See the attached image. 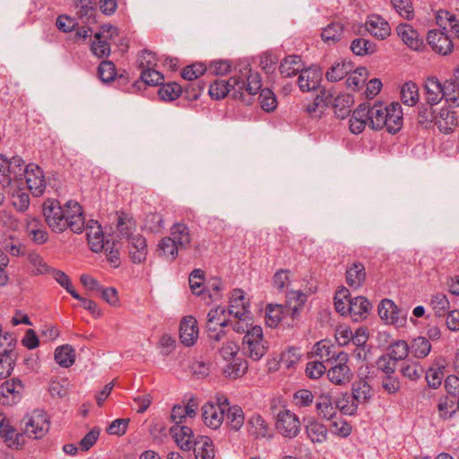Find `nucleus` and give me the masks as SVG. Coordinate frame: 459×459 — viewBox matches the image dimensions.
<instances>
[{
    "label": "nucleus",
    "mask_w": 459,
    "mask_h": 459,
    "mask_svg": "<svg viewBox=\"0 0 459 459\" xmlns=\"http://www.w3.org/2000/svg\"><path fill=\"white\" fill-rule=\"evenodd\" d=\"M430 304L435 314L438 316H445L450 308V302L447 297L443 293L434 294L431 298Z\"/></svg>",
    "instance_id": "6e6d98bb"
},
{
    "label": "nucleus",
    "mask_w": 459,
    "mask_h": 459,
    "mask_svg": "<svg viewBox=\"0 0 459 459\" xmlns=\"http://www.w3.org/2000/svg\"><path fill=\"white\" fill-rule=\"evenodd\" d=\"M1 437L6 445L13 449H19L25 444V433H18L11 426L9 420L4 416Z\"/></svg>",
    "instance_id": "393cba45"
},
{
    "label": "nucleus",
    "mask_w": 459,
    "mask_h": 459,
    "mask_svg": "<svg viewBox=\"0 0 459 459\" xmlns=\"http://www.w3.org/2000/svg\"><path fill=\"white\" fill-rule=\"evenodd\" d=\"M17 354L0 355V380L9 377L14 368Z\"/></svg>",
    "instance_id": "052dcab7"
},
{
    "label": "nucleus",
    "mask_w": 459,
    "mask_h": 459,
    "mask_svg": "<svg viewBox=\"0 0 459 459\" xmlns=\"http://www.w3.org/2000/svg\"><path fill=\"white\" fill-rule=\"evenodd\" d=\"M268 351V342L264 339L260 325L252 327L243 337L241 351L253 361L260 360Z\"/></svg>",
    "instance_id": "7ed1b4c3"
},
{
    "label": "nucleus",
    "mask_w": 459,
    "mask_h": 459,
    "mask_svg": "<svg viewBox=\"0 0 459 459\" xmlns=\"http://www.w3.org/2000/svg\"><path fill=\"white\" fill-rule=\"evenodd\" d=\"M420 94L417 84L413 82H405L401 89V100L403 104L412 107L419 101Z\"/></svg>",
    "instance_id": "c03bdc74"
},
{
    "label": "nucleus",
    "mask_w": 459,
    "mask_h": 459,
    "mask_svg": "<svg viewBox=\"0 0 459 459\" xmlns=\"http://www.w3.org/2000/svg\"><path fill=\"white\" fill-rule=\"evenodd\" d=\"M305 431L313 444H323L327 440V428L321 422L311 420L305 427Z\"/></svg>",
    "instance_id": "7c9ffc66"
},
{
    "label": "nucleus",
    "mask_w": 459,
    "mask_h": 459,
    "mask_svg": "<svg viewBox=\"0 0 459 459\" xmlns=\"http://www.w3.org/2000/svg\"><path fill=\"white\" fill-rule=\"evenodd\" d=\"M86 230L88 244L93 252L108 251L109 242L104 241L101 227L97 221H90Z\"/></svg>",
    "instance_id": "f8f14e48"
},
{
    "label": "nucleus",
    "mask_w": 459,
    "mask_h": 459,
    "mask_svg": "<svg viewBox=\"0 0 459 459\" xmlns=\"http://www.w3.org/2000/svg\"><path fill=\"white\" fill-rule=\"evenodd\" d=\"M229 399L224 395H216L202 406V420L212 429H218L225 419V408Z\"/></svg>",
    "instance_id": "20e7f679"
},
{
    "label": "nucleus",
    "mask_w": 459,
    "mask_h": 459,
    "mask_svg": "<svg viewBox=\"0 0 459 459\" xmlns=\"http://www.w3.org/2000/svg\"><path fill=\"white\" fill-rule=\"evenodd\" d=\"M314 352L323 361L335 360L337 355L332 346L323 342H319L314 346Z\"/></svg>",
    "instance_id": "69168bd1"
},
{
    "label": "nucleus",
    "mask_w": 459,
    "mask_h": 459,
    "mask_svg": "<svg viewBox=\"0 0 459 459\" xmlns=\"http://www.w3.org/2000/svg\"><path fill=\"white\" fill-rule=\"evenodd\" d=\"M303 69V64L300 56L292 55L285 57L279 67L280 73L283 77H291L296 75Z\"/></svg>",
    "instance_id": "e433bc0d"
},
{
    "label": "nucleus",
    "mask_w": 459,
    "mask_h": 459,
    "mask_svg": "<svg viewBox=\"0 0 459 459\" xmlns=\"http://www.w3.org/2000/svg\"><path fill=\"white\" fill-rule=\"evenodd\" d=\"M22 392L23 385L16 378L6 380L0 385V396L4 398L12 397V402L20 399Z\"/></svg>",
    "instance_id": "ea45409f"
},
{
    "label": "nucleus",
    "mask_w": 459,
    "mask_h": 459,
    "mask_svg": "<svg viewBox=\"0 0 459 459\" xmlns=\"http://www.w3.org/2000/svg\"><path fill=\"white\" fill-rule=\"evenodd\" d=\"M410 346L405 341H396L389 347V357L394 360H402L407 358Z\"/></svg>",
    "instance_id": "4d7b16f0"
},
{
    "label": "nucleus",
    "mask_w": 459,
    "mask_h": 459,
    "mask_svg": "<svg viewBox=\"0 0 459 459\" xmlns=\"http://www.w3.org/2000/svg\"><path fill=\"white\" fill-rule=\"evenodd\" d=\"M16 339L8 332H0V355L17 354L15 352Z\"/></svg>",
    "instance_id": "13d9d810"
},
{
    "label": "nucleus",
    "mask_w": 459,
    "mask_h": 459,
    "mask_svg": "<svg viewBox=\"0 0 459 459\" xmlns=\"http://www.w3.org/2000/svg\"><path fill=\"white\" fill-rule=\"evenodd\" d=\"M225 418L227 426L234 431L239 430L245 422L244 411L238 405H227L225 408Z\"/></svg>",
    "instance_id": "473e14b6"
},
{
    "label": "nucleus",
    "mask_w": 459,
    "mask_h": 459,
    "mask_svg": "<svg viewBox=\"0 0 459 459\" xmlns=\"http://www.w3.org/2000/svg\"><path fill=\"white\" fill-rule=\"evenodd\" d=\"M25 162L18 156H14L8 161L6 167L5 175L4 177L3 184L11 186L12 183H15L17 180L22 178L24 175Z\"/></svg>",
    "instance_id": "5701e85b"
},
{
    "label": "nucleus",
    "mask_w": 459,
    "mask_h": 459,
    "mask_svg": "<svg viewBox=\"0 0 459 459\" xmlns=\"http://www.w3.org/2000/svg\"><path fill=\"white\" fill-rule=\"evenodd\" d=\"M287 306L291 310L294 318L306 301V295L299 290H290L286 293Z\"/></svg>",
    "instance_id": "49530a36"
},
{
    "label": "nucleus",
    "mask_w": 459,
    "mask_h": 459,
    "mask_svg": "<svg viewBox=\"0 0 459 459\" xmlns=\"http://www.w3.org/2000/svg\"><path fill=\"white\" fill-rule=\"evenodd\" d=\"M368 79V71L365 67H359L348 74L346 80L347 87L352 91H358Z\"/></svg>",
    "instance_id": "09e8293b"
},
{
    "label": "nucleus",
    "mask_w": 459,
    "mask_h": 459,
    "mask_svg": "<svg viewBox=\"0 0 459 459\" xmlns=\"http://www.w3.org/2000/svg\"><path fill=\"white\" fill-rule=\"evenodd\" d=\"M259 102L263 110L266 112L273 111L277 107V100L274 92L268 89H260Z\"/></svg>",
    "instance_id": "864d4df0"
},
{
    "label": "nucleus",
    "mask_w": 459,
    "mask_h": 459,
    "mask_svg": "<svg viewBox=\"0 0 459 459\" xmlns=\"http://www.w3.org/2000/svg\"><path fill=\"white\" fill-rule=\"evenodd\" d=\"M336 410L339 409L343 414L353 415L358 410L357 403L348 394H342L334 402Z\"/></svg>",
    "instance_id": "3c124183"
},
{
    "label": "nucleus",
    "mask_w": 459,
    "mask_h": 459,
    "mask_svg": "<svg viewBox=\"0 0 459 459\" xmlns=\"http://www.w3.org/2000/svg\"><path fill=\"white\" fill-rule=\"evenodd\" d=\"M108 39H104L102 37L95 38L91 49L96 56L104 57L110 54V45L108 42Z\"/></svg>",
    "instance_id": "338daca9"
},
{
    "label": "nucleus",
    "mask_w": 459,
    "mask_h": 459,
    "mask_svg": "<svg viewBox=\"0 0 459 459\" xmlns=\"http://www.w3.org/2000/svg\"><path fill=\"white\" fill-rule=\"evenodd\" d=\"M182 92V88L177 82L163 84L159 90V96L161 100L171 101L178 99Z\"/></svg>",
    "instance_id": "bf43d9fd"
},
{
    "label": "nucleus",
    "mask_w": 459,
    "mask_h": 459,
    "mask_svg": "<svg viewBox=\"0 0 459 459\" xmlns=\"http://www.w3.org/2000/svg\"><path fill=\"white\" fill-rule=\"evenodd\" d=\"M368 117L369 126L372 129L379 130L386 125V116H388V106L382 103H376L371 108L367 104Z\"/></svg>",
    "instance_id": "b1692460"
},
{
    "label": "nucleus",
    "mask_w": 459,
    "mask_h": 459,
    "mask_svg": "<svg viewBox=\"0 0 459 459\" xmlns=\"http://www.w3.org/2000/svg\"><path fill=\"white\" fill-rule=\"evenodd\" d=\"M427 41L434 51L442 55H447L453 49V43L450 38L443 31L437 30L429 31Z\"/></svg>",
    "instance_id": "4468645a"
},
{
    "label": "nucleus",
    "mask_w": 459,
    "mask_h": 459,
    "mask_svg": "<svg viewBox=\"0 0 459 459\" xmlns=\"http://www.w3.org/2000/svg\"><path fill=\"white\" fill-rule=\"evenodd\" d=\"M354 103L353 97L348 93L339 94L333 100V111L337 117L345 118L351 113V108Z\"/></svg>",
    "instance_id": "58836bf2"
},
{
    "label": "nucleus",
    "mask_w": 459,
    "mask_h": 459,
    "mask_svg": "<svg viewBox=\"0 0 459 459\" xmlns=\"http://www.w3.org/2000/svg\"><path fill=\"white\" fill-rule=\"evenodd\" d=\"M170 434L178 446L185 451L192 449L195 438L192 429L184 425H174L170 428Z\"/></svg>",
    "instance_id": "aec40b11"
},
{
    "label": "nucleus",
    "mask_w": 459,
    "mask_h": 459,
    "mask_svg": "<svg viewBox=\"0 0 459 459\" xmlns=\"http://www.w3.org/2000/svg\"><path fill=\"white\" fill-rule=\"evenodd\" d=\"M95 0H79L76 4L77 15L83 19L85 18L88 22H90L91 19L94 18L95 15Z\"/></svg>",
    "instance_id": "680f3d73"
},
{
    "label": "nucleus",
    "mask_w": 459,
    "mask_h": 459,
    "mask_svg": "<svg viewBox=\"0 0 459 459\" xmlns=\"http://www.w3.org/2000/svg\"><path fill=\"white\" fill-rule=\"evenodd\" d=\"M368 109L367 104H360L352 113L351 117L350 119V130L353 134L361 133L367 123H369V118L368 117Z\"/></svg>",
    "instance_id": "2f4dec72"
},
{
    "label": "nucleus",
    "mask_w": 459,
    "mask_h": 459,
    "mask_svg": "<svg viewBox=\"0 0 459 459\" xmlns=\"http://www.w3.org/2000/svg\"><path fill=\"white\" fill-rule=\"evenodd\" d=\"M55 360L61 367L67 368L74 363L75 351L68 344L59 346L55 351Z\"/></svg>",
    "instance_id": "79ce46f5"
},
{
    "label": "nucleus",
    "mask_w": 459,
    "mask_h": 459,
    "mask_svg": "<svg viewBox=\"0 0 459 459\" xmlns=\"http://www.w3.org/2000/svg\"><path fill=\"white\" fill-rule=\"evenodd\" d=\"M98 74L102 82H111L116 76V68L114 64L111 61L101 62L98 68Z\"/></svg>",
    "instance_id": "774afa93"
},
{
    "label": "nucleus",
    "mask_w": 459,
    "mask_h": 459,
    "mask_svg": "<svg viewBox=\"0 0 459 459\" xmlns=\"http://www.w3.org/2000/svg\"><path fill=\"white\" fill-rule=\"evenodd\" d=\"M322 79V73L316 67L302 69L298 83L302 91H310L318 88Z\"/></svg>",
    "instance_id": "2eb2a0df"
},
{
    "label": "nucleus",
    "mask_w": 459,
    "mask_h": 459,
    "mask_svg": "<svg viewBox=\"0 0 459 459\" xmlns=\"http://www.w3.org/2000/svg\"><path fill=\"white\" fill-rule=\"evenodd\" d=\"M352 64L350 61L342 60L333 65L326 72V79L329 82H338L348 75L352 70Z\"/></svg>",
    "instance_id": "a19ab883"
},
{
    "label": "nucleus",
    "mask_w": 459,
    "mask_h": 459,
    "mask_svg": "<svg viewBox=\"0 0 459 459\" xmlns=\"http://www.w3.org/2000/svg\"><path fill=\"white\" fill-rule=\"evenodd\" d=\"M129 240V255L133 263L141 264L146 260L148 247L146 239L140 234L131 236Z\"/></svg>",
    "instance_id": "dca6fc26"
},
{
    "label": "nucleus",
    "mask_w": 459,
    "mask_h": 459,
    "mask_svg": "<svg viewBox=\"0 0 459 459\" xmlns=\"http://www.w3.org/2000/svg\"><path fill=\"white\" fill-rule=\"evenodd\" d=\"M262 88L260 74L253 72L249 65H245L228 80L217 79L209 87L212 99L221 100L228 94L233 99H242L245 92L255 95Z\"/></svg>",
    "instance_id": "f03ea898"
},
{
    "label": "nucleus",
    "mask_w": 459,
    "mask_h": 459,
    "mask_svg": "<svg viewBox=\"0 0 459 459\" xmlns=\"http://www.w3.org/2000/svg\"><path fill=\"white\" fill-rule=\"evenodd\" d=\"M378 315L386 324L403 327L406 325L408 309L398 307L393 300L385 299L378 305Z\"/></svg>",
    "instance_id": "423d86ee"
},
{
    "label": "nucleus",
    "mask_w": 459,
    "mask_h": 459,
    "mask_svg": "<svg viewBox=\"0 0 459 459\" xmlns=\"http://www.w3.org/2000/svg\"><path fill=\"white\" fill-rule=\"evenodd\" d=\"M11 200L13 207L19 212H24L29 208L30 196L22 188L17 187L11 192Z\"/></svg>",
    "instance_id": "8fccbe9b"
},
{
    "label": "nucleus",
    "mask_w": 459,
    "mask_h": 459,
    "mask_svg": "<svg viewBox=\"0 0 459 459\" xmlns=\"http://www.w3.org/2000/svg\"><path fill=\"white\" fill-rule=\"evenodd\" d=\"M401 373L404 377H407L411 381H416L420 378L424 373V369L419 362L411 361L402 367Z\"/></svg>",
    "instance_id": "0e129e2a"
},
{
    "label": "nucleus",
    "mask_w": 459,
    "mask_h": 459,
    "mask_svg": "<svg viewBox=\"0 0 459 459\" xmlns=\"http://www.w3.org/2000/svg\"><path fill=\"white\" fill-rule=\"evenodd\" d=\"M181 249L179 246H178L169 236L162 238L158 244L157 247V254L160 257L163 259L172 262L174 261L178 255V250Z\"/></svg>",
    "instance_id": "f704fd0d"
},
{
    "label": "nucleus",
    "mask_w": 459,
    "mask_h": 459,
    "mask_svg": "<svg viewBox=\"0 0 459 459\" xmlns=\"http://www.w3.org/2000/svg\"><path fill=\"white\" fill-rule=\"evenodd\" d=\"M424 90L426 101L431 106L439 103L444 97L443 84L435 77H429L426 80Z\"/></svg>",
    "instance_id": "c756f323"
},
{
    "label": "nucleus",
    "mask_w": 459,
    "mask_h": 459,
    "mask_svg": "<svg viewBox=\"0 0 459 459\" xmlns=\"http://www.w3.org/2000/svg\"><path fill=\"white\" fill-rule=\"evenodd\" d=\"M333 100V94L326 91H321V93L316 97L314 101L307 106V112L313 117H320L324 108L327 107Z\"/></svg>",
    "instance_id": "72a5a7b5"
},
{
    "label": "nucleus",
    "mask_w": 459,
    "mask_h": 459,
    "mask_svg": "<svg viewBox=\"0 0 459 459\" xmlns=\"http://www.w3.org/2000/svg\"><path fill=\"white\" fill-rule=\"evenodd\" d=\"M195 459H214L215 451L212 439L206 436L198 437L193 445Z\"/></svg>",
    "instance_id": "c85d7f7f"
},
{
    "label": "nucleus",
    "mask_w": 459,
    "mask_h": 459,
    "mask_svg": "<svg viewBox=\"0 0 459 459\" xmlns=\"http://www.w3.org/2000/svg\"><path fill=\"white\" fill-rule=\"evenodd\" d=\"M26 231L31 239L39 245L47 242L48 238V234L45 227L41 224L40 221L36 218L28 221Z\"/></svg>",
    "instance_id": "4c0bfd02"
},
{
    "label": "nucleus",
    "mask_w": 459,
    "mask_h": 459,
    "mask_svg": "<svg viewBox=\"0 0 459 459\" xmlns=\"http://www.w3.org/2000/svg\"><path fill=\"white\" fill-rule=\"evenodd\" d=\"M22 431L30 438H42L49 430L50 421L48 414L40 410H35L26 415L22 420Z\"/></svg>",
    "instance_id": "39448f33"
},
{
    "label": "nucleus",
    "mask_w": 459,
    "mask_h": 459,
    "mask_svg": "<svg viewBox=\"0 0 459 459\" xmlns=\"http://www.w3.org/2000/svg\"><path fill=\"white\" fill-rule=\"evenodd\" d=\"M316 412L319 417L332 420L336 415V407L329 393L321 394L316 399Z\"/></svg>",
    "instance_id": "bb28decb"
},
{
    "label": "nucleus",
    "mask_w": 459,
    "mask_h": 459,
    "mask_svg": "<svg viewBox=\"0 0 459 459\" xmlns=\"http://www.w3.org/2000/svg\"><path fill=\"white\" fill-rule=\"evenodd\" d=\"M409 346L411 354L417 359L426 358L431 351L429 341L423 336L414 338Z\"/></svg>",
    "instance_id": "37998d69"
},
{
    "label": "nucleus",
    "mask_w": 459,
    "mask_h": 459,
    "mask_svg": "<svg viewBox=\"0 0 459 459\" xmlns=\"http://www.w3.org/2000/svg\"><path fill=\"white\" fill-rule=\"evenodd\" d=\"M433 121L437 129L445 134L453 133L458 126L457 113L447 108H440L434 116Z\"/></svg>",
    "instance_id": "9b49d317"
},
{
    "label": "nucleus",
    "mask_w": 459,
    "mask_h": 459,
    "mask_svg": "<svg viewBox=\"0 0 459 459\" xmlns=\"http://www.w3.org/2000/svg\"><path fill=\"white\" fill-rule=\"evenodd\" d=\"M24 177L27 186L35 196L41 195L46 189V178L43 170L36 164L26 165Z\"/></svg>",
    "instance_id": "1a4fd4ad"
},
{
    "label": "nucleus",
    "mask_w": 459,
    "mask_h": 459,
    "mask_svg": "<svg viewBox=\"0 0 459 459\" xmlns=\"http://www.w3.org/2000/svg\"><path fill=\"white\" fill-rule=\"evenodd\" d=\"M373 396V390L366 380H359L352 385V399L359 406L367 403Z\"/></svg>",
    "instance_id": "c9c22d12"
},
{
    "label": "nucleus",
    "mask_w": 459,
    "mask_h": 459,
    "mask_svg": "<svg viewBox=\"0 0 459 459\" xmlns=\"http://www.w3.org/2000/svg\"><path fill=\"white\" fill-rule=\"evenodd\" d=\"M443 99L453 106H459V84L446 81L443 84Z\"/></svg>",
    "instance_id": "5fc2aeb1"
},
{
    "label": "nucleus",
    "mask_w": 459,
    "mask_h": 459,
    "mask_svg": "<svg viewBox=\"0 0 459 459\" xmlns=\"http://www.w3.org/2000/svg\"><path fill=\"white\" fill-rule=\"evenodd\" d=\"M42 212L46 223L54 232L61 233L69 229L80 234L84 230L82 209L75 201H68L61 206L59 201L47 199L42 205Z\"/></svg>",
    "instance_id": "f257e3e1"
},
{
    "label": "nucleus",
    "mask_w": 459,
    "mask_h": 459,
    "mask_svg": "<svg viewBox=\"0 0 459 459\" xmlns=\"http://www.w3.org/2000/svg\"><path fill=\"white\" fill-rule=\"evenodd\" d=\"M367 30L375 38L384 39L391 33V28L388 22L377 14L368 16L366 22Z\"/></svg>",
    "instance_id": "412c9836"
},
{
    "label": "nucleus",
    "mask_w": 459,
    "mask_h": 459,
    "mask_svg": "<svg viewBox=\"0 0 459 459\" xmlns=\"http://www.w3.org/2000/svg\"><path fill=\"white\" fill-rule=\"evenodd\" d=\"M199 331L197 322L195 317L185 316L179 325V338L181 342L190 347L194 345L198 338Z\"/></svg>",
    "instance_id": "ddd939ff"
},
{
    "label": "nucleus",
    "mask_w": 459,
    "mask_h": 459,
    "mask_svg": "<svg viewBox=\"0 0 459 459\" xmlns=\"http://www.w3.org/2000/svg\"><path fill=\"white\" fill-rule=\"evenodd\" d=\"M351 49L357 56H365L376 52L377 46L368 39L359 38L352 40Z\"/></svg>",
    "instance_id": "de8ad7c7"
},
{
    "label": "nucleus",
    "mask_w": 459,
    "mask_h": 459,
    "mask_svg": "<svg viewBox=\"0 0 459 459\" xmlns=\"http://www.w3.org/2000/svg\"><path fill=\"white\" fill-rule=\"evenodd\" d=\"M403 126V110L398 102H393L388 106V116L385 128L388 133L395 134Z\"/></svg>",
    "instance_id": "a878e982"
},
{
    "label": "nucleus",
    "mask_w": 459,
    "mask_h": 459,
    "mask_svg": "<svg viewBox=\"0 0 459 459\" xmlns=\"http://www.w3.org/2000/svg\"><path fill=\"white\" fill-rule=\"evenodd\" d=\"M247 431L256 439L271 438L270 429L264 418L259 414H254L247 420Z\"/></svg>",
    "instance_id": "4be33fe9"
},
{
    "label": "nucleus",
    "mask_w": 459,
    "mask_h": 459,
    "mask_svg": "<svg viewBox=\"0 0 459 459\" xmlns=\"http://www.w3.org/2000/svg\"><path fill=\"white\" fill-rule=\"evenodd\" d=\"M169 237L181 247V250H186L191 247L195 233L186 223L178 221L170 227Z\"/></svg>",
    "instance_id": "9d476101"
},
{
    "label": "nucleus",
    "mask_w": 459,
    "mask_h": 459,
    "mask_svg": "<svg viewBox=\"0 0 459 459\" xmlns=\"http://www.w3.org/2000/svg\"><path fill=\"white\" fill-rule=\"evenodd\" d=\"M351 299L350 290L347 288L339 290L334 297V307L337 312L344 316L348 314V300Z\"/></svg>",
    "instance_id": "e2e57ef3"
},
{
    "label": "nucleus",
    "mask_w": 459,
    "mask_h": 459,
    "mask_svg": "<svg viewBox=\"0 0 459 459\" xmlns=\"http://www.w3.org/2000/svg\"><path fill=\"white\" fill-rule=\"evenodd\" d=\"M396 32L403 42L411 49L420 50L423 46V39L418 31L407 23H401L396 28Z\"/></svg>",
    "instance_id": "f3484780"
},
{
    "label": "nucleus",
    "mask_w": 459,
    "mask_h": 459,
    "mask_svg": "<svg viewBox=\"0 0 459 459\" xmlns=\"http://www.w3.org/2000/svg\"><path fill=\"white\" fill-rule=\"evenodd\" d=\"M225 309L221 307H217L212 309L207 315V329L209 332H215L216 326H226L228 325L227 320L224 317Z\"/></svg>",
    "instance_id": "a18cd8bd"
},
{
    "label": "nucleus",
    "mask_w": 459,
    "mask_h": 459,
    "mask_svg": "<svg viewBox=\"0 0 459 459\" xmlns=\"http://www.w3.org/2000/svg\"><path fill=\"white\" fill-rule=\"evenodd\" d=\"M371 308V303L362 296L348 300V314L351 315L353 321L358 322L365 319Z\"/></svg>",
    "instance_id": "6ab92c4d"
},
{
    "label": "nucleus",
    "mask_w": 459,
    "mask_h": 459,
    "mask_svg": "<svg viewBox=\"0 0 459 459\" xmlns=\"http://www.w3.org/2000/svg\"><path fill=\"white\" fill-rule=\"evenodd\" d=\"M276 429L285 437L293 438L300 430V422L297 415L285 410L277 415Z\"/></svg>",
    "instance_id": "6e6552de"
},
{
    "label": "nucleus",
    "mask_w": 459,
    "mask_h": 459,
    "mask_svg": "<svg viewBox=\"0 0 459 459\" xmlns=\"http://www.w3.org/2000/svg\"><path fill=\"white\" fill-rule=\"evenodd\" d=\"M366 281V270L359 262L353 263L346 269V281L352 289L360 288Z\"/></svg>",
    "instance_id": "cd10ccee"
},
{
    "label": "nucleus",
    "mask_w": 459,
    "mask_h": 459,
    "mask_svg": "<svg viewBox=\"0 0 459 459\" xmlns=\"http://www.w3.org/2000/svg\"><path fill=\"white\" fill-rule=\"evenodd\" d=\"M248 307L249 303L245 298L244 291L239 289L234 290L230 299L229 314L242 319L247 317Z\"/></svg>",
    "instance_id": "a211bd4d"
},
{
    "label": "nucleus",
    "mask_w": 459,
    "mask_h": 459,
    "mask_svg": "<svg viewBox=\"0 0 459 459\" xmlns=\"http://www.w3.org/2000/svg\"><path fill=\"white\" fill-rule=\"evenodd\" d=\"M335 365L331 367L327 371L328 379L335 385H345L351 380L352 373L347 365L348 354L345 352H339L334 360Z\"/></svg>",
    "instance_id": "0eeeda50"
},
{
    "label": "nucleus",
    "mask_w": 459,
    "mask_h": 459,
    "mask_svg": "<svg viewBox=\"0 0 459 459\" xmlns=\"http://www.w3.org/2000/svg\"><path fill=\"white\" fill-rule=\"evenodd\" d=\"M343 27L340 22H331L322 31V39L325 42H336L341 40Z\"/></svg>",
    "instance_id": "603ef678"
}]
</instances>
